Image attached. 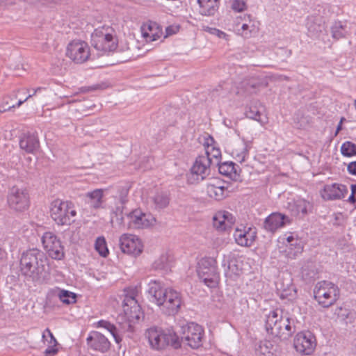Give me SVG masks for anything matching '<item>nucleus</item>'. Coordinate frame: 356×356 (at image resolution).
Returning <instances> with one entry per match:
<instances>
[{
  "label": "nucleus",
  "mask_w": 356,
  "mask_h": 356,
  "mask_svg": "<svg viewBox=\"0 0 356 356\" xmlns=\"http://www.w3.org/2000/svg\"><path fill=\"white\" fill-rule=\"evenodd\" d=\"M48 261L49 259L44 252L36 248H29L21 255V274L26 281L42 284L49 278Z\"/></svg>",
  "instance_id": "obj_1"
},
{
  "label": "nucleus",
  "mask_w": 356,
  "mask_h": 356,
  "mask_svg": "<svg viewBox=\"0 0 356 356\" xmlns=\"http://www.w3.org/2000/svg\"><path fill=\"white\" fill-rule=\"evenodd\" d=\"M148 293L151 301L155 302L162 313L167 316L177 314L183 303L180 293L172 289H163L156 281L149 282Z\"/></svg>",
  "instance_id": "obj_2"
},
{
  "label": "nucleus",
  "mask_w": 356,
  "mask_h": 356,
  "mask_svg": "<svg viewBox=\"0 0 356 356\" xmlns=\"http://www.w3.org/2000/svg\"><path fill=\"white\" fill-rule=\"evenodd\" d=\"M265 328L268 334L281 340L290 338L296 331L295 321L282 316V310H273L266 315Z\"/></svg>",
  "instance_id": "obj_3"
},
{
  "label": "nucleus",
  "mask_w": 356,
  "mask_h": 356,
  "mask_svg": "<svg viewBox=\"0 0 356 356\" xmlns=\"http://www.w3.org/2000/svg\"><path fill=\"white\" fill-rule=\"evenodd\" d=\"M146 334L151 347L155 350H163L167 346L174 349L181 348L180 338L172 330L153 327L147 330Z\"/></svg>",
  "instance_id": "obj_4"
},
{
  "label": "nucleus",
  "mask_w": 356,
  "mask_h": 356,
  "mask_svg": "<svg viewBox=\"0 0 356 356\" xmlns=\"http://www.w3.org/2000/svg\"><path fill=\"white\" fill-rule=\"evenodd\" d=\"M109 31H112L111 28L102 26L91 34L90 44L99 52V56L113 52L118 47V39Z\"/></svg>",
  "instance_id": "obj_5"
},
{
  "label": "nucleus",
  "mask_w": 356,
  "mask_h": 356,
  "mask_svg": "<svg viewBox=\"0 0 356 356\" xmlns=\"http://www.w3.org/2000/svg\"><path fill=\"white\" fill-rule=\"evenodd\" d=\"M49 209L50 216L58 225H70L75 222L76 211L71 201L56 199L51 202Z\"/></svg>",
  "instance_id": "obj_6"
},
{
  "label": "nucleus",
  "mask_w": 356,
  "mask_h": 356,
  "mask_svg": "<svg viewBox=\"0 0 356 356\" xmlns=\"http://www.w3.org/2000/svg\"><path fill=\"white\" fill-rule=\"evenodd\" d=\"M339 287L329 281L318 282L314 289V299L325 308L333 305L339 298Z\"/></svg>",
  "instance_id": "obj_7"
},
{
  "label": "nucleus",
  "mask_w": 356,
  "mask_h": 356,
  "mask_svg": "<svg viewBox=\"0 0 356 356\" xmlns=\"http://www.w3.org/2000/svg\"><path fill=\"white\" fill-rule=\"evenodd\" d=\"M197 273L199 278L208 287L213 288L218 284L220 276L217 261L213 257L201 259L197 264Z\"/></svg>",
  "instance_id": "obj_8"
},
{
  "label": "nucleus",
  "mask_w": 356,
  "mask_h": 356,
  "mask_svg": "<svg viewBox=\"0 0 356 356\" xmlns=\"http://www.w3.org/2000/svg\"><path fill=\"white\" fill-rule=\"evenodd\" d=\"M181 344L184 343L192 349H197L203 344L204 330L196 323L189 322L181 326Z\"/></svg>",
  "instance_id": "obj_9"
},
{
  "label": "nucleus",
  "mask_w": 356,
  "mask_h": 356,
  "mask_svg": "<svg viewBox=\"0 0 356 356\" xmlns=\"http://www.w3.org/2000/svg\"><path fill=\"white\" fill-rule=\"evenodd\" d=\"M7 202L9 207L16 211L22 212L29 207V195L25 188L13 186L9 189Z\"/></svg>",
  "instance_id": "obj_10"
},
{
  "label": "nucleus",
  "mask_w": 356,
  "mask_h": 356,
  "mask_svg": "<svg viewBox=\"0 0 356 356\" xmlns=\"http://www.w3.org/2000/svg\"><path fill=\"white\" fill-rule=\"evenodd\" d=\"M42 243L51 258L56 260L64 259V247L60 239L53 232H45L42 237Z\"/></svg>",
  "instance_id": "obj_11"
},
{
  "label": "nucleus",
  "mask_w": 356,
  "mask_h": 356,
  "mask_svg": "<svg viewBox=\"0 0 356 356\" xmlns=\"http://www.w3.org/2000/svg\"><path fill=\"white\" fill-rule=\"evenodd\" d=\"M294 348L296 351L305 355L313 353L317 345L315 335L310 331H302L298 332L293 341Z\"/></svg>",
  "instance_id": "obj_12"
},
{
  "label": "nucleus",
  "mask_w": 356,
  "mask_h": 356,
  "mask_svg": "<svg viewBox=\"0 0 356 356\" xmlns=\"http://www.w3.org/2000/svg\"><path fill=\"white\" fill-rule=\"evenodd\" d=\"M66 55L74 62L83 63L89 58V47L84 41L74 40L67 45Z\"/></svg>",
  "instance_id": "obj_13"
},
{
  "label": "nucleus",
  "mask_w": 356,
  "mask_h": 356,
  "mask_svg": "<svg viewBox=\"0 0 356 356\" xmlns=\"http://www.w3.org/2000/svg\"><path fill=\"white\" fill-rule=\"evenodd\" d=\"M211 162L210 152L208 149H206L204 155H200L196 158L191 172L192 176L196 177L197 181H202L209 175Z\"/></svg>",
  "instance_id": "obj_14"
},
{
  "label": "nucleus",
  "mask_w": 356,
  "mask_h": 356,
  "mask_svg": "<svg viewBox=\"0 0 356 356\" xmlns=\"http://www.w3.org/2000/svg\"><path fill=\"white\" fill-rule=\"evenodd\" d=\"M122 308L124 318L131 322H137L143 316L141 307L136 300L134 292L124 296Z\"/></svg>",
  "instance_id": "obj_15"
},
{
  "label": "nucleus",
  "mask_w": 356,
  "mask_h": 356,
  "mask_svg": "<svg viewBox=\"0 0 356 356\" xmlns=\"http://www.w3.org/2000/svg\"><path fill=\"white\" fill-rule=\"evenodd\" d=\"M129 219L128 227L130 229H143L152 225L155 218L149 213H144L140 209H134L127 214Z\"/></svg>",
  "instance_id": "obj_16"
},
{
  "label": "nucleus",
  "mask_w": 356,
  "mask_h": 356,
  "mask_svg": "<svg viewBox=\"0 0 356 356\" xmlns=\"http://www.w3.org/2000/svg\"><path fill=\"white\" fill-rule=\"evenodd\" d=\"M120 248L122 252L136 257L143 248L140 239L136 235L124 234L119 240Z\"/></svg>",
  "instance_id": "obj_17"
},
{
  "label": "nucleus",
  "mask_w": 356,
  "mask_h": 356,
  "mask_svg": "<svg viewBox=\"0 0 356 356\" xmlns=\"http://www.w3.org/2000/svg\"><path fill=\"white\" fill-rule=\"evenodd\" d=\"M87 345L94 351L105 353L108 352L111 347V343L108 339L102 333L92 331L86 339Z\"/></svg>",
  "instance_id": "obj_18"
},
{
  "label": "nucleus",
  "mask_w": 356,
  "mask_h": 356,
  "mask_svg": "<svg viewBox=\"0 0 356 356\" xmlns=\"http://www.w3.org/2000/svg\"><path fill=\"white\" fill-rule=\"evenodd\" d=\"M287 209L292 216L303 219L312 212L313 204L305 199L298 198L288 202Z\"/></svg>",
  "instance_id": "obj_19"
},
{
  "label": "nucleus",
  "mask_w": 356,
  "mask_h": 356,
  "mask_svg": "<svg viewBox=\"0 0 356 356\" xmlns=\"http://www.w3.org/2000/svg\"><path fill=\"white\" fill-rule=\"evenodd\" d=\"M291 223L289 216L279 212H274L266 218L264 228L269 232L275 233L277 229Z\"/></svg>",
  "instance_id": "obj_20"
},
{
  "label": "nucleus",
  "mask_w": 356,
  "mask_h": 356,
  "mask_svg": "<svg viewBox=\"0 0 356 356\" xmlns=\"http://www.w3.org/2000/svg\"><path fill=\"white\" fill-rule=\"evenodd\" d=\"M348 191L346 185L334 183L325 185L323 189L321 191V195L325 200H336L345 197Z\"/></svg>",
  "instance_id": "obj_21"
},
{
  "label": "nucleus",
  "mask_w": 356,
  "mask_h": 356,
  "mask_svg": "<svg viewBox=\"0 0 356 356\" xmlns=\"http://www.w3.org/2000/svg\"><path fill=\"white\" fill-rule=\"evenodd\" d=\"M236 243L241 246L250 247L257 238L255 228L248 227L244 229H236L234 233Z\"/></svg>",
  "instance_id": "obj_22"
},
{
  "label": "nucleus",
  "mask_w": 356,
  "mask_h": 356,
  "mask_svg": "<svg viewBox=\"0 0 356 356\" xmlns=\"http://www.w3.org/2000/svg\"><path fill=\"white\" fill-rule=\"evenodd\" d=\"M19 147L28 154H35L40 147V141L37 133L28 131L22 135Z\"/></svg>",
  "instance_id": "obj_23"
},
{
  "label": "nucleus",
  "mask_w": 356,
  "mask_h": 356,
  "mask_svg": "<svg viewBox=\"0 0 356 356\" xmlns=\"http://www.w3.org/2000/svg\"><path fill=\"white\" fill-rule=\"evenodd\" d=\"M306 27L307 35L312 38H317L324 29V24H322L320 17L312 15L307 18Z\"/></svg>",
  "instance_id": "obj_24"
},
{
  "label": "nucleus",
  "mask_w": 356,
  "mask_h": 356,
  "mask_svg": "<svg viewBox=\"0 0 356 356\" xmlns=\"http://www.w3.org/2000/svg\"><path fill=\"white\" fill-rule=\"evenodd\" d=\"M207 193L210 197L219 201L225 198L229 191L226 186L220 185V182L218 181L215 184H209L207 185Z\"/></svg>",
  "instance_id": "obj_25"
},
{
  "label": "nucleus",
  "mask_w": 356,
  "mask_h": 356,
  "mask_svg": "<svg viewBox=\"0 0 356 356\" xmlns=\"http://www.w3.org/2000/svg\"><path fill=\"white\" fill-rule=\"evenodd\" d=\"M199 4V13L203 16H213L218 11L220 0H197Z\"/></svg>",
  "instance_id": "obj_26"
},
{
  "label": "nucleus",
  "mask_w": 356,
  "mask_h": 356,
  "mask_svg": "<svg viewBox=\"0 0 356 356\" xmlns=\"http://www.w3.org/2000/svg\"><path fill=\"white\" fill-rule=\"evenodd\" d=\"M104 190L95 189L86 194V202L94 209H99L103 202Z\"/></svg>",
  "instance_id": "obj_27"
},
{
  "label": "nucleus",
  "mask_w": 356,
  "mask_h": 356,
  "mask_svg": "<svg viewBox=\"0 0 356 356\" xmlns=\"http://www.w3.org/2000/svg\"><path fill=\"white\" fill-rule=\"evenodd\" d=\"M152 200L156 209H163L169 205L170 193L167 191H158L152 197Z\"/></svg>",
  "instance_id": "obj_28"
},
{
  "label": "nucleus",
  "mask_w": 356,
  "mask_h": 356,
  "mask_svg": "<svg viewBox=\"0 0 356 356\" xmlns=\"http://www.w3.org/2000/svg\"><path fill=\"white\" fill-rule=\"evenodd\" d=\"M219 173L229 177L232 179H235L238 175L236 164L232 162H224L222 163H218Z\"/></svg>",
  "instance_id": "obj_29"
},
{
  "label": "nucleus",
  "mask_w": 356,
  "mask_h": 356,
  "mask_svg": "<svg viewBox=\"0 0 356 356\" xmlns=\"http://www.w3.org/2000/svg\"><path fill=\"white\" fill-rule=\"evenodd\" d=\"M332 36L336 40L345 38L348 33L346 26L340 21L334 22L331 27Z\"/></svg>",
  "instance_id": "obj_30"
},
{
  "label": "nucleus",
  "mask_w": 356,
  "mask_h": 356,
  "mask_svg": "<svg viewBox=\"0 0 356 356\" xmlns=\"http://www.w3.org/2000/svg\"><path fill=\"white\" fill-rule=\"evenodd\" d=\"M128 194H129V188L127 186H120L118 189V196L116 197L118 198L120 203L122 204L121 207H116V212L122 213L124 204L128 202ZM118 216V214H116Z\"/></svg>",
  "instance_id": "obj_31"
},
{
  "label": "nucleus",
  "mask_w": 356,
  "mask_h": 356,
  "mask_svg": "<svg viewBox=\"0 0 356 356\" xmlns=\"http://www.w3.org/2000/svg\"><path fill=\"white\" fill-rule=\"evenodd\" d=\"M159 29L157 24L154 22L148 25V31L143 32L144 38L150 41H156L161 36V33Z\"/></svg>",
  "instance_id": "obj_32"
},
{
  "label": "nucleus",
  "mask_w": 356,
  "mask_h": 356,
  "mask_svg": "<svg viewBox=\"0 0 356 356\" xmlns=\"http://www.w3.org/2000/svg\"><path fill=\"white\" fill-rule=\"evenodd\" d=\"M156 270H161L167 272L170 270L171 264L169 257L167 254H163L156 259L153 264Z\"/></svg>",
  "instance_id": "obj_33"
},
{
  "label": "nucleus",
  "mask_w": 356,
  "mask_h": 356,
  "mask_svg": "<svg viewBox=\"0 0 356 356\" xmlns=\"http://www.w3.org/2000/svg\"><path fill=\"white\" fill-rule=\"evenodd\" d=\"M57 296L60 300L65 305H70L76 301V294L67 290L58 289Z\"/></svg>",
  "instance_id": "obj_34"
},
{
  "label": "nucleus",
  "mask_w": 356,
  "mask_h": 356,
  "mask_svg": "<svg viewBox=\"0 0 356 356\" xmlns=\"http://www.w3.org/2000/svg\"><path fill=\"white\" fill-rule=\"evenodd\" d=\"M95 248L99 255L103 257H106L109 254L106 241L104 236L97 238L95 243Z\"/></svg>",
  "instance_id": "obj_35"
},
{
  "label": "nucleus",
  "mask_w": 356,
  "mask_h": 356,
  "mask_svg": "<svg viewBox=\"0 0 356 356\" xmlns=\"http://www.w3.org/2000/svg\"><path fill=\"white\" fill-rule=\"evenodd\" d=\"M341 153L346 157L356 156V144L350 141L344 142L341 147Z\"/></svg>",
  "instance_id": "obj_36"
},
{
  "label": "nucleus",
  "mask_w": 356,
  "mask_h": 356,
  "mask_svg": "<svg viewBox=\"0 0 356 356\" xmlns=\"http://www.w3.org/2000/svg\"><path fill=\"white\" fill-rule=\"evenodd\" d=\"M318 272L314 266H305L302 270V279L307 282H311L317 277Z\"/></svg>",
  "instance_id": "obj_37"
},
{
  "label": "nucleus",
  "mask_w": 356,
  "mask_h": 356,
  "mask_svg": "<svg viewBox=\"0 0 356 356\" xmlns=\"http://www.w3.org/2000/svg\"><path fill=\"white\" fill-rule=\"evenodd\" d=\"M135 323L131 322L127 318H125L124 322L118 323V330L120 336L122 337L123 334H127L128 337H131V334L134 332L133 323Z\"/></svg>",
  "instance_id": "obj_38"
},
{
  "label": "nucleus",
  "mask_w": 356,
  "mask_h": 356,
  "mask_svg": "<svg viewBox=\"0 0 356 356\" xmlns=\"http://www.w3.org/2000/svg\"><path fill=\"white\" fill-rule=\"evenodd\" d=\"M245 116L250 119L263 123L261 119V112L256 105H251L246 108Z\"/></svg>",
  "instance_id": "obj_39"
},
{
  "label": "nucleus",
  "mask_w": 356,
  "mask_h": 356,
  "mask_svg": "<svg viewBox=\"0 0 356 356\" xmlns=\"http://www.w3.org/2000/svg\"><path fill=\"white\" fill-rule=\"evenodd\" d=\"M227 262V270H230L234 275H238L242 273L241 261H238L236 258L232 257Z\"/></svg>",
  "instance_id": "obj_40"
},
{
  "label": "nucleus",
  "mask_w": 356,
  "mask_h": 356,
  "mask_svg": "<svg viewBox=\"0 0 356 356\" xmlns=\"http://www.w3.org/2000/svg\"><path fill=\"white\" fill-rule=\"evenodd\" d=\"M217 218L219 220H224L225 222L231 227L235 222V218L232 213L227 211H220L217 212Z\"/></svg>",
  "instance_id": "obj_41"
},
{
  "label": "nucleus",
  "mask_w": 356,
  "mask_h": 356,
  "mask_svg": "<svg viewBox=\"0 0 356 356\" xmlns=\"http://www.w3.org/2000/svg\"><path fill=\"white\" fill-rule=\"evenodd\" d=\"M250 149V146L248 144V142H245L244 147L242 148L241 152H238L235 150L233 152V154H235V159L237 161L242 163L245 161V157L248 154L249 149Z\"/></svg>",
  "instance_id": "obj_42"
},
{
  "label": "nucleus",
  "mask_w": 356,
  "mask_h": 356,
  "mask_svg": "<svg viewBox=\"0 0 356 356\" xmlns=\"http://www.w3.org/2000/svg\"><path fill=\"white\" fill-rule=\"evenodd\" d=\"M213 224L214 227L216 228V229L219 231H225L228 228H230L224 221V220L220 219L219 220L218 218H217V213L213 218Z\"/></svg>",
  "instance_id": "obj_43"
},
{
  "label": "nucleus",
  "mask_w": 356,
  "mask_h": 356,
  "mask_svg": "<svg viewBox=\"0 0 356 356\" xmlns=\"http://www.w3.org/2000/svg\"><path fill=\"white\" fill-rule=\"evenodd\" d=\"M106 330L112 334L117 343H120L122 341V337H121L120 334L118 325H115L113 324L112 328L108 327Z\"/></svg>",
  "instance_id": "obj_44"
},
{
  "label": "nucleus",
  "mask_w": 356,
  "mask_h": 356,
  "mask_svg": "<svg viewBox=\"0 0 356 356\" xmlns=\"http://www.w3.org/2000/svg\"><path fill=\"white\" fill-rule=\"evenodd\" d=\"M232 8L236 12H243L246 10V3L243 0H234L232 4Z\"/></svg>",
  "instance_id": "obj_45"
},
{
  "label": "nucleus",
  "mask_w": 356,
  "mask_h": 356,
  "mask_svg": "<svg viewBox=\"0 0 356 356\" xmlns=\"http://www.w3.org/2000/svg\"><path fill=\"white\" fill-rule=\"evenodd\" d=\"M99 89H102V87L99 84L93 85L91 86H83L81 87L79 90L81 92L86 93L92 91H95Z\"/></svg>",
  "instance_id": "obj_46"
},
{
  "label": "nucleus",
  "mask_w": 356,
  "mask_h": 356,
  "mask_svg": "<svg viewBox=\"0 0 356 356\" xmlns=\"http://www.w3.org/2000/svg\"><path fill=\"white\" fill-rule=\"evenodd\" d=\"M46 334H48V336L50 338V341H49V344H54V346H56L57 344V341L56 339V338L54 337V336L53 335V334L51 333V332L50 331V330L49 328H47L43 334H42V338L44 339L46 337Z\"/></svg>",
  "instance_id": "obj_47"
},
{
  "label": "nucleus",
  "mask_w": 356,
  "mask_h": 356,
  "mask_svg": "<svg viewBox=\"0 0 356 356\" xmlns=\"http://www.w3.org/2000/svg\"><path fill=\"white\" fill-rule=\"evenodd\" d=\"M58 350L57 348H56V346L54 344L53 346H49L45 350H44V356H54L57 354Z\"/></svg>",
  "instance_id": "obj_48"
},
{
  "label": "nucleus",
  "mask_w": 356,
  "mask_h": 356,
  "mask_svg": "<svg viewBox=\"0 0 356 356\" xmlns=\"http://www.w3.org/2000/svg\"><path fill=\"white\" fill-rule=\"evenodd\" d=\"M205 30L209 31L211 34L216 35L219 38H223L226 35L225 32L220 31L219 29H217L216 28L207 27V29Z\"/></svg>",
  "instance_id": "obj_49"
},
{
  "label": "nucleus",
  "mask_w": 356,
  "mask_h": 356,
  "mask_svg": "<svg viewBox=\"0 0 356 356\" xmlns=\"http://www.w3.org/2000/svg\"><path fill=\"white\" fill-rule=\"evenodd\" d=\"M177 26H168L165 28V35L164 38H166L168 36L172 35L178 31Z\"/></svg>",
  "instance_id": "obj_50"
},
{
  "label": "nucleus",
  "mask_w": 356,
  "mask_h": 356,
  "mask_svg": "<svg viewBox=\"0 0 356 356\" xmlns=\"http://www.w3.org/2000/svg\"><path fill=\"white\" fill-rule=\"evenodd\" d=\"M348 172L353 175H356V161L350 162L347 166Z\"/></svg>",
  "instance_id": "obj_51"
},
{
  "label": "nucleus",
  "mask_w": 356,
  "mask_h": 356,
  "mask_svg": "<svg viewBox=\"0 0 356 356\" xmlns=\"http://www.w3.org/2000/svg\"><path fill=\"white\" fill-rule=\"evenodd\" d=\"M213 143H214L213 138L211 136H208V137L205 138L204 145L205 147H207V149H208L210 152L209 148L210 147L212 148V147H213Z\"/></svg>",
  "instance_id": "obj_52"
},
{
  "label": "nucleus",
  "mask_w": 356,
  "mask_h": 356,
  "mask_svg": "<svg viewBox=\"0 0 356 356\" xmlns=\"http://www.w3.org/2000/svg\"><path fill=\"white\" fill-rule=\"evenodd\" d=\"M108 327L112 328L113 324L111 323H110L109 321H107L105 320H100L97 323V327H100L106 329V328H108Z\"/></svg>",
  "instance_id": "obj_53"
},
{
  "label": "nucleus",
  "mask_w": 356,
  "mask_h": 356,
  "mask_svg": "<svg viewBox=\"0 0 356 356\" xmlns=\"http://www.w3.org/2000/svg\"><path fill=\"white\" fill-rule=\"evenodd\" d=\"M15 106H17V104L15 105H8V103H6V104H2L1 105H0V113H4L7 111H10L12 108H15Z\"/></svg>",
  "instance_id": "obj_54"
},
{
  "label": "nucleus",
  "mask_w": 356,
  "mask_h": 356,
  "mask_svg": "<svg viewBox=\"0 0 356 356\" xmlns=\"http://www.w3.org/2000/svg\"><path fill=\"white\" fill-rule=\"evenodd\" d=\"M211 150L212 152V157L218 159L219 157L221 156V152H220V150L218 148H216L214 147H212Z\"/></svg>",
  "instance_id": "obj_55"
},
{
  "label": "nucleus",
  "mask_w": 356,
  "mask_h": 356,
  "mask_svg": "<svg viewBox=\"0 0 356 356\" xmlns=\"http://www.w3.org/2000/svg\"><path fill=\"white\" fill-rule=\"evenodd\" d=\"M41 90V88H38L37 89L34 90L33 92H31V94H30L24 100H19L18 102L17 103V107L19 106L20 105H22L25 101H26L29 98L31 97L32 96H33L34 95H35V93L38 91V90Z\"/></svg>",
  "instance_id": "obj_56"
},
{
  "label": "nucleus",
  "mask_w": 356,
  "mask_h": 356,
  "mask_svg": "<svg viewBox=\"0 0 356 356\" xmlns=\"http://www.w3.org/2000/svg\"><path fill=\"white\" fill-rule=\"evenodd\" d=\"M348 201L350 203H351V204H355V203H356V197H355V195L352 193V194L349 196Z\"/></svg>",
  "instance_id": "obj_57"
},
{
  "label": "nucleus",
  "mask_w": 356,
  "mask_h": 356,
  "mask_svg": "<svg viewBox=\"0 0 356 356\" xmlns=\"http://www.w3.org/2000/svg\"><path fill=\"white\" fill-rule=\"evenodd\" d=\"M289 295L286 290H283L280 296L281 299H285Z\"/></svg>",
  "instance_id": "obj_58"
},
{
  "label": "nucleus",
  "mask_w": 356,
  "mask_h": 356,
  "mask_svg": "<svg viewBox=\"0 0 356 356\" xmlns=\"http://www.w3.org/2000/svg\"><path fill=\"white\" fill-rule=\"evenodd\" d=\"M230 259V258H226V257L224 255L223 257V260H222V266L223 267H225L226 266H228V262L227 261Z\"/></svg>",
  "instance_id": "obj_59"
},
{
  "label": "nucleus",
  "mask_w": 356,
  "mask_h": 356,
  "mask_svg": "<svg viewBox=\"0 0 356 356\" xmlns=\"http://www.w3.org/2000/svg\"><path fill=\"white\" fill-rule=\"evenodd\" d=\"M341 129H342V124H341V121H340L339 124L337 125L335 134L337 135L341 130Z\"/></svg>",
  "instance_id": "obj_60"
},
{
  "label": "nucleus",
  "mask_w": 356,
  "mask_h": 356,
  "mask_svg": "<svg viewBox=\"0 0 356 356\" xmlns=\"http://www.w3.org/2000/svg\"><path fill=\"white\" fill-rule=\"evenodd\" d=\"M351 192L353 194L356 195V184L350 186Z\"/></svg>",
  "instance_id": "obj_61"
},
{
  "label": "nucleus",
  "mask_w": 356,
  "mask_h": 356,
  "mask_svg": "<svg viewBox=\"0 0 356 356\" xmlns=\"http://www.w3.org/2000/svg\"><path fill=\"white\" fill-rule=\"evenodd\" d=\"M120 218L118 217L117 220L118 221L120 225H122V222H123V217H122V216H121L122 213H120Z\"/></svg>",
  "instance_id": "obj_62"
},
{
  "label": "nucleus",
  "mask_w": 356,
  "mask_h": 356,
  "mask_svg": "<svg viewBox=\"0 0 356 356\" xmlns=\"http://www.w3.org/2000/svg\"><path fill=\"white\" fill-rule=\"evenodd\" d=\"M241 28H242V29H243V31H245V30L248 29L249 26H248V24H243L242 25V27H241Z\"/></svg>",
  "instance_id": "obj_63"
},
{
  "label": "nucleus",
  "mask_w": 356,
  "mask_h": 356,
  "mask_svg": "<svg viewBox=\"0 0 356 356\" xmlns=\"http://www.w3.org/2000/svg\"><path fill=\"white\" fill-rule=\"evenodd\" d=\"M287 241H288V242L291 243L292 241H293V236H289V237L287 238Z\"/></svg>",
  "instance_id": "obj_64"
}]
</instances>
